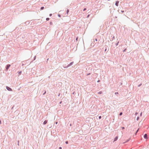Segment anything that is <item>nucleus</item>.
Returning a JSON list of instances; mask_svg holds the SVG:
<instances>
[{"label": "nucleus", "instance_id": "c85d7f7f", "mask_svg": "<svg viewBox=\"0 0 149 149\" xmlns=\"http://www.w3.org/2000/svg\"><path fill=\"white\" fill-rule=\"evenodd\" d=\"M130 140V139H127V140L126 141V142H125V143L127 142H128V141Z\"/></svg>", "mask_w": 149, "mask_h": 149}, {"label": "nucleus", "instance_id": "37998d69", "mask_svg": "<svg viewBox=\"0 0 149 149\" xmlns=\"http://www.w3.org/2000/svg\"><path fill=\"white\" fill-rule=\"evenodd\" d=\"M90 16V15H89V14L88 15H87V18H88V17H89V16Z\"/></svg>", "mask_w": 149, "mask_h": 149}, {"label": "nucleus", "instance_id": "473e14b6", "mask_svg": "<svg viewBox=\"0 0 149 149\" xmlns=\"http://www.w3.org/2000/svg\"><path fill=\"white\" fill-rule=\"evenodd\" d=\"M36 56H35L34 57L33 60H35L36 59Z\"/></svg>", "mask_w": 149, "mask_h": 149}, {"label": "nucleus", "instance_id": "4be33fe9", "mask_svg": "<svg viewBox=\"0 0 149 149\" xmlns=\"http://www.w3.org/2000/svg\"><path fill=\"white\" fill-rule=\"evenodd\" d=\"M115 94L116 95L119 94V93L118 92H116L115 93Z\"/></svg>", "mask_w": 149, "mask_h": 149}, {"label": "nucleus", "instance_id": "a211bd4d", "mask_svg": "<svg viewBox=\"0 0 149 149\" xmlns=\"http://www.w3.org/2000/svg\"><path fill=\"white\" fill-rule=\"evenodd\" d=\"M49 20V18H48V17L47 18H46V20L47 21H48V20Z\"/></svg>", "mask_w": 149, "mask_h": 149}, {"label": "nucleus", "instance_id": "ddd939ff", "mask_svg": "<svg viewBox=\"0 0 149 149\" xmlns=\"http://www.w3.org/2000/svg\"><path fill=\"white\" fill-rule=\"evenodd\" d=\"M67 101H66V102H64V104H63V105H66V104H67Z\"/></svg>", "mask_w": 149, "mask_h": 149}, {"label": "nucleus", "instance_id": "e433bc0d", "mask_svg": "<svg viewBox=\"0 0 149 149\" xmlns=\"http://www.w3.org/2000/svg\"><path fill=\"white\" fill-rule=\"evenodd\" d=\"M52 14H50L49 15V16L51 17L52 16Z\"/></svg>", "mask_w": 149, "mask_h": 149}, {"label": "nucleus", "instance_id": "4c0bfd02", "mask_svg": "<svg viewBox=\"0 0 149 149\" xmlns=\"http://www.w3.org/2000/svg\"><path fill=\"white\" fill-rule=\"evenodd\" d=\"M95 41H97V38H96L95 39Z\"/></svg>", "mask_w": 149, "mask_h": 149}, {"label": "nucleus", "instance_id": "9d476101", "mask_svg": "<svg viewBox=\"0 0 149 149\" xmlns=\"http://www.w3.org/2000/svg\"><path fill=\"white\" fill-rule=\"evenodd\" d=\"M118 139V136H116V137L115 138L114 140V141H117Z\"/></svg>", "mask_w": 149, "mask_h": 149}, {"label": "nucleus", "instance_id": "6ab92c4d", "mask_svg": "<svg viewBox=\"0 0 149 149\" xmlns=\"http://www.w3.org/2000/svg\"><path fill=\"white\" fill-rule=\"evenodd\" d=\"M123 114V112H120L119 113V116H121Z\"/></svg>", "mask_w": 149, "mask_h": 149}, {"label": "nucleus", "instance_id": "72a5a7b5", "mask_svg": "<svg viewBox=\"0 0 149 149\" xmlns=\"http://www.w3.org/2000/svg\"><path fill=\"white\" fill-rule=\"evenodd\" d=\"M121 12L122 13H124L125 12L124 10H121Z\"/></svg>", "mask_w": 149, "mask_h": 149}, {"label": "nucleus", "instance_id": "0eeeda50", "mask_svg": "<svg viewBox=\"0 0 149 149\" xmlns=\"http://www.w3.org/2000/svg\"><path fill=\"white\" fill-rule=\"evenodd\" d=\"M17 73H18V76H19L22 73V71H18V72Z\"/></svg>", "mask_w": 149, "mask_h": 149}, {"label": "nucleus", "instance_id": "09e8293b", "mask_svg": "<svg viewBox=\"0 0 149 149\" xmlns=\"http://www.w3.org/2000/svg\"><path fill=\"white\" fill-rule=\"evenodd\" d=\"M60 93H59V94L58 95V96H60Z\"/></svg>", "mask_w": 149, "mask_h": 149}, {"label": "nucleus", "instance_id": "79ce46f5", "mask_svg": "<svg viewBox=\"0 0 149 149\" xmlns=\"http://www.w3.org/2000/svg\"><path fill=\"white\" fill-rule=\"evenodd\" d=\"M62 101H61V102H60L59 104H61L62 103Z\"/></svg>", "mask_w": 149, "mask_h": 149}, {"label": "nucleus", "instance_id": "b1692460", "mask_svg": "<svg viewBox=\"0 0 149 149\" xmlns=\"http://www.w3.org/2000/svg\"><path fill=\"white\" fill-rule=\"evenodd\" d=\"M115 39V36H113L112 38V40H113V39Z\"/></svg>", "mask_w": 149, "mask_h": 149}, {"label": "nucleus", "instance_id": "412c9836", "mask_svg": "<svg viewBox=\"0 0 149 149\" xmlns=\"http://www.w3.org/2000/svg\"><path fill=\"white\" fill-rule=\"evenodd\" d=\"M63 100H68V99L66 98V97H63Z\"/></svg>", "mask_w": 149, "mask_h": 149}, {"label": "nucleus", "instance_id": "2f4dec72", "mask_svg": "<svg viewBox=\"0 0 149 149\" xmlns=\"http://www.w3.org/2000/svg\"><path fill=\"white\" fill-rule=\"evenodd\" d=\"M91 74V73H88V74H87V75H87V76H88V75H90V74Z\"/></svg>", "mask_w": 149, "mask_h": 149}, {"label": "nucleus", "instance_id": "8fccbe9b", "mask_svg": "<svg viewBox=\"0 0 149 149\" xmlns=\"http://www.w3.org/2000/svg\"><path fill=\"white\" fill-rule=\"evenodd\" d=\"M115 17L116 18H117V16H115Z\"/></svg>", "mask_w": 149, "mask_h": 149}, {"label": "nucleus", "instance_id": "f257e3e1", "mask_svg": "<svg viewBox=\"0 0 149 149\" xmlns=\"http://www.w3.org/2000/svg\"><path fill=\"white\" fill-rule=\"evenodd\" d=\"M73 63H74V62L73 61H72V62H71L70 64H69L67 66H64V65L63 66V67L65 68H68L69 67V66H70L72 65L73 64Z\"/></svg>", "mask_w": 149, "mask_h": 149}, {"label": "nucleus", "instance_id": "5701e85b", "mask_svg": "<svg viewBox=\"0 0 149 149\" xmlns=\"http://www.w3.org/2000/svg\"><path fill=\"white\" fill-rule=\"evenodd\" d=\"M86 10V9L85 8H84L83 10V11H85Z\"/></svg>", "mask_w": 149, "mask_h": 149}, {"label": "nucleus", "instance_id": "ea45409f", "mask_svg": "<svg viewBox=\"0 0 149 149\" xmlns=\"http://www.w3.org/2000/svg\"><path fill=\"white\" fill-rule=\"evenodd\" d=\"M101 117H102L101 116H99V119H101Z\"/></svg>", "mask_w": 149, "mask_h": 149}, {"label": "nucleus", "instance_id": "f03ea898", "mask_svg": "<svg viewBox=\"0 0 149 149\" xmlns=\"http://www.w3.org/2000/svg\"><path fill=\"white\" fill-rule=\"evenodd\" d=\"M10 66V65L9 64H7L6 66V69L5 70V71H8V69H9Z\"/></svg>", "mask_w": 149, "mask_h": 149}, {"label": "nucleus", "instance_id": "aec40b11", "mask_svg": "<svg viewBox=\"0 0 149 149\" xmlns=\"http://www.w3.org/2000/svg\"><path fill=\"white\" fill-rule=\"evenodd\" d=\"M139 116H138L137 117V118H136V120H139Z\"/></svg>", "mask_w": 149, "mask_h": 149}, {"label": "nucleus", "instance_id": "a18cd8bd", "mask_svg": "<svg viewBox=\"0 0 149 149\" xmlns=\"http://www.w3.org/2000/svg\"><path fill=\"white\" fill-rule=\"evenodd\" d=\"M62 148L61 147H59V149H62Z\"/></svg>", "mask_w": 149, "mask_h": 149}, {"label": "nucleus", "instance_id": "de8ad7c7", "mask_svg": "<svg viewBox=\"0 0 149 149\" xmlns=\"http://www.w3.org/2000/svg\"><path fill=\"white\" fill-rule=\"evenodd\" d=\"M19 141H18V143H17V145L18 146H19Z\"/></svg>", "mask_w": 149, "mask_h": 149}, {"label": "nucleus", "instance_id": "6e6552de", "mask_svg": "<svg viewBox=\"0 0 149 149\" xmlns=\"http://www.w3.org/2000/svg\"><path fill=\"white\" fill-rule=\"evenodd\" d=\"M47 122V120H46L44 121L43 123V124L45 125L46 124Z\"/></svg>", "mask_w": 149, "mask_h": 149}, {"label": "nucleus", "instance_id": "7ed1b4c3", "mask_svg": "<svg viewBox=\"0 0 149 149\" xmlns=\"http://www.w3.org/2000/svg\"><path fill=\"white\" fill-rule=\"evenodd\" d=\"M6 89L9 91H13L12 89L10 87L8 86H6Z\"/></svg>", "mask_w": 149, "mask_h": 149}, {"label": "nucleus", "instance_id": "a878e982", "mask_svg": "<svg viewBox=\"0 0 149 149\" xmlns=\"http://www.w3.org/2000/svg\"><path fill=\"white\" fill-rule=\"evenodd\" d=\"M58 17H61V15L59 14H58Z\"/></svg>", "mask_w": 149, "mask_h": 149}, {"label": "nucleus", "instance_id": "7c9ffc66", "mask_svg": "<svg viewBox=\"0 0 149 149\" xmlns=\"http://www.w3.org/2000/svg\"><path fill=\"white\" fill-rule=\"evenodd\" d=\"M138 114V112H135V116H136V115H137Z\"/></svg>", "mask_w": 149, "mask_h": 149}, {"label": "nucleus", "instance_id": "393cba45", "mask_svg": "<svg viewBox=\"0 0 149 149\" xmlns=\"http://www.w3.org/2000/svg\"><path fill=\"white\" fill-rule=\"evenodd\" d=\"M139 129H138L137 131H136V133H135V134H136L139 131Z\"/></svg>", "mask_w": 149, "mask_h": 149}, {"label": "nucleus", "instance_id": "603ef678", "mask_svg": "<svg viewBox=\"0 0 149 149\" xmlns=\"http://www.w3.org/2000/svg\"><path fill=\"white\" fill-rule=\"evenodd\" d=\"M45 92H45L44 93H43V95H44V94L45 93Z\"/></svg>", "mask_w": 149, "mask_h": 149}, {"label": "nucleus", "instance_id": "f8f14e48", "mask_svg": "<svg viewBox=\"0 0 149 149\" xmlns=\"http://www.w3.org/2000/svg\"><path fill=\"white\" fill-rule=\"evenodd\" d=\"M44 7L43 6H42L40 8V10H43V9H44Z\"/></svg>", "mask_w": 149, "mask_h": 149}, {"label": "nucleus", "instance_id": "cd10ccee", "mask_svg": "<svg viewBox=\"0 0 149 149\" xmlns=\"http://www.w3.org/2000/svg\"><path fill=\"white\" fill-rule=\"evenodd\" d=\"M78 37H77L76 38V41H77L78 40Z\"/></svg>", "mask_w": 149, "mask_h": 149}, {"label": "nucleus", "instance_id": "bb28decb", "mask_svg": "<svg viewBox=\"0 0 149 149\" xmlns=\"http://www.w3.org/2000/svg\"><path fill=\"white\" fill-rule=\"evenodd\" d=\"M102 91H100L98 93L99 94H101L102 93Z\"/></svg>", "mask_w": 149, "mask_h": 149}, {"label": "nucleus", "instance_id": "58836bf2", "mask_svg": "<svg viewBox=\"0 0 149 149\" xmlns=\"http://www.w3.org/2000/svg\"><path fill=\"white\" fill-rule=\"evenodd\" d=\"M100 82V80H98L97 81V82L98 83H99Z\"/></svg>", "mask_w": 149, "mask_h": 149}, {"label": "nucleus", "instance_id": "39448f33", "mask_svg": "<svg viewBox=\"0 0 149 149\" xmlns=\"http://www.w3.org/2000/svg\"><path fill=\"white\" fill-rule=\"evenodd\" d=\"M144 138L146 139H148V136L147 134H145L144 135Z\"/></svg>", "mask_w": 149, "mask_h": 149}, {"label": "nucleus", "instance_id": "49530a36", "mask_svg": "<svg viewBox=\"0 0 149 149\" xmlns=\"http://www.w3.org/2000/svg\"><path fill=\"white\" fill-rule=\"evenodd\" d=\"M57 123H58V122H55V124H57Z\"/></svg>", "mask_w": 149, "mask_h": 149}, {"label": "nucleus", "instance_id": "4468645a", "mask_svg": "<svg viewBox=\"0 0 149 149\" xmlns=\"http://www.w3.org/2000/svg\"><path fill=\"white\" fill-rule=\"evenodd\" d=\"M127 50V48H125L123 50V52H126V50Z\"/></svg>", "mask_w": 149, "mask_h": 149}, {"label": "nucleus", "instance_id": "20e7f679", "mask_svg": "<svg viewBox=\"0 0 149 149\" xmlns=\"http://www.w3.org/2000/svg\"><path fill=\"white\" fill-rule=\"evenodd\" d=\"M29 23L30 22L29 21H26L24 23H22V26L24 25V24H25L26 25H28V24H29Z\"/></svg>", "mask_w": 149, "mask_h": 149}, {"label": "nucleus", "instance_id": "9b49d317", "mask_svg": "<svg viewBox=\"0 0 149 149\" xmlns=\"http://www.w3.org/2000/svg\"><path fill=\"white\" fill-rule=\"evenodd\" d=\"M69 9H67V11H66V13L67 15L69 14Z\"/></svg>", "mask_w": 149, "mask_h": 149}, {"label": "nucleus", "instance_id": "c756f323", "mask_svg": "<svg viewBox=\"0 0 149 149\" xmlns=\"http://www.w3.org/2000/svg\"><path fill=\"white\" fill-rule=\"evenodd\" d=\"M65 143L66 144H68V141H66L65 142Z\"/></svg>", "mask_w": 149, "mask_h": 149}, {"label": "nucleus", "instance_id": "f3484780", "mask_svg": "<svg viewBox=\"0 0 149 149\" xmlns=\"http://www.w3.org/2000/svg\"><path fill=\"white\" fill-rule=\"evenodd\" d=\"M49 24H50V25H53V23H52V22H50Z\"/></svg>", "mask_w": 149, "mask_h": 149}, {"label": "nucleus", "instance_id": "c9c22d12", "mask_svg": "<svg viewBox=\"0 0 149 149\" xmlns=\"http://www.w3.org/2000/svg\"><path fill=\"white\" fill-rule=\"evenodd\" d=\"M142 112H141L140 114V116H142Z\"/></svg>", "mask_w": 149, "mask_h": 149}, {"label": "nucleus", "instance_id": "423d86ee", "mask_svg": "<svg viewBox=\"0 0 149 149\" xmlns=\"http://www.w3.org/2000/svg\"><path fill=\"white\" fill-rule=\"evenodd\" d=\"M119 3V1H116L115 4L116 6H118Z\"/></svg>", "mask_w": 149, "mask_h": 149}, {"label": "nucleus", "instance_id": "1a4fd4ad", "mask_svg": "<svg viewBox=\"0 0 149 149\" xmlns=\"http://www.w3.org/2000/svg\"><path fill=\"white\" fill-rule=\"evenodd\" d=\"M105 49L104 50V52H106L107 51V47L108 48V51L109 48V47H108V46L105 45Z\"/></svg>", "mask_w": 149, "mask_h": 149}, {"label": "nucleus", "instance_id": "c03bdc74", "mask_svg": "<svg viewBox=\"0 0 149 149\" xmlns=\"http://www.w3.org/2000/svg\"><path fill=\"white\" fill-rule=\"evenodd\" d=\"M1 120H0V124H1Z\"/></svg>", "mask_w": 149, "mask_h": 149}, {"label": "nucleus", "instance_id": "3c124183", "mask_svg": "<svg viewBox=\"0 0 149 149\" xmlns=\"http://www.w3.org/2000/svg\"><path fill=\"white\" fill-rule=\"evenodd\" d=\"M70 126H71V124H70Z\"/></svg>", "mask_w": 149, "mask_h": 149}, {"label": "nucleus", "instance_id": "2eb2a0df", "mask_svg": "<svg viewBox=\"0 0 149 149\" xmlns=\"http://www.w3.org/2000/svg\"><path fill=\"white\" fill-rule=\"evenodd\" d=\"M142 85V83H141L140 84H139V85H138V87H140V86H141Z\"/></svg>", "mask_w": 149, "mask_h": 149}, {"label": "nucleus", "instance_id": "f704fd0d", "mask_svg": "<svg viewBox=\"0 0 149 149\" xmlns=\"http://www.w3.org/2000/svg\"><path fill=\"white\" fill-rule=\"evenodd\" d=\"M122 130H124L125 129V127H121Z\"/></svg>", "mask_w": 149, "mask_h": 149}, {"label": "nucleus", "instance_id": "a19ab883", "mask_svg": "<svg viewBox=\"0 0 149 149\" xmlns=\"http://www.w3.org/2000/svg\"><path fill=\"white\" fill-rule=\"evenodd\" d=\"M75 94V92L74 91L73 93H72V94Z\"/></svg>", "mask_w": 149, "mask_h": 149}, {"label": "nucleus", "instance_id": "dca6fc26", "mask_svg": "<svg viewBox=\"0 0 149 149\" xmlns=\"http://www.w3.org/2000/svg\"><path fill=\"white\" fill-rule=\"evenodd\" d=\"M119 43V41H118L117 43H116V46H117L118 45V44Z\"/></svg>", "mask_w": 149, "mask_h": 149}]
</instances>
